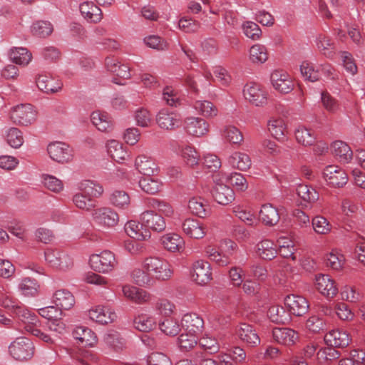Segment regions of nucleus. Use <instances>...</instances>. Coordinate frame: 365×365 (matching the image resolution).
Wrapping results in <instances>:
<instances>
[{
  "instance_id": "1",
  "label": "nucleus",
  "mask_w": 365,
  "mask_h": 365,
  "mask_svg": "<svg viewBox=\"0 0 365 365\" xmlns=\"http://www.w3.org/2000/svg\"><path fill=\"white\" fill-rule=\"evenodd\" d=\"M173 269L168 261L158 257L145 258L142 268H135L131 273L133 281L140 286H153L155 281L169 280Z\"/></svg>"
},
{
  "instance_id": "2",
  "label": "nucleus",
  "mask_w": 365,
  "mask_h": 365,
  "mask_svg": "<svg viewBox=\"0 0 365 365\" xmlns=\"http://www.w3.org/2000/svg\"><path fill=\"white\" fill-rule=\"evenodd\" d=\"M91 267L96 272L108 274L118 266V262L113 252L103 250L99 254H93L89 257Z\"/></svg>"
},
{
  "instance_id": "3",
  "label": "nucleus",
  "mask_w": 365,
  "mask_h": 365,
  "mask_svg": "<svg viewBox=\"0 0 365 365\" xmlns=\"http://www.w3.org/2000/svg\"><path fill=\"white\" fill-rule=\"evenodd\" d=\"M227 174L217 173L213 175L214 187L212 195L220 205H228L235 200L234 191L227 183Z\"/></svg>"
},
{
  "instance_id": "4",
  "label": "nucleus",
  "mask_w": 365,
  "mask_h": 365,
  "mask_svg": "<svg viewBox=\"0 0 365 365\" xmlns=\"http://www.w3.org/2000/svg\"><path fill=\"white\" fill-rule=\"evenodd\" d=\"M44 257L50 267L60 272H68L72 269L74 265L72 257L58 250L46 249Z\"/></svg>"
},
{
  "instance_id": "5",
  "label": "nucleus",
  "mask_w": 365,
  "mask_h": 365,
  "mask_svg": "<svg viewBox=\"0 0 365 365\" xmlns=\"http://www.w3.org/2000/svg\"><path fill=\"white\" fill-rule=\"evenodd\" d=\"M34 343L28 338L17 337L9 346L10 356L16 361H28L34 354Z\"/></svg>"
},
{
  "instance_id": "6",
  "label": "nucleus",
  "mask_w": 365,
  "mask_h": 365,
  "mask_svg": "<svg viewBox=\"0 0 365 365\" xmlns=\"http://www.w3.org/2000/svg\"><path fill=\"white\" fill-rule=\"evenodd\" d=\"M37 118V111L29 104H19L11 108L10 118L12 122L19 125H29L34 123Z\"/></svg>"
},
{
  "instance_id": "7",
  "label": "nucleus",
  "mask_w": 365,
  "mask_h": 365,
  "mask_svg": "<svg viewBox=\"0 0 365 365\" xmlns=\"http://www.w3.org/2000/svg\"><path fill=\"white\" fill-rule=\"evenodd\" d=\"M91 216L94 223L103 229L113 228L119 222L118 214L108 207L94 209L92 211Z\"/></svg>"
},
{
  "instance_id": "8",
  "label": "nucleus",
  "mask_w": 365,
  "mask_h": 365,
  "mask_svg": "<svg viewBox=\"0 0 365 365\" xmlns=\"http://www.w3.org/2000/svg\"><path fill=\"white\" fill-rule=\"evenodd\" d=\"M242 92L245 100L252 105L261 107L267 104V93L260 85L255 83H247Z\"/></svg>"
},
{
  "instance_id": "9",
  "label": "nucleus",
  "mask_w": 365,
  "mask_h": 365,
  "mask_svg": "<svg viewBox=\"0 0 365 365\" xmlns=\"http://www.w3.org/2000/svg\"><path fill=\"white\" fill-rule=\"evenodd\" d=\"M47 152L49 157L58 163H66L73 158L72 148L65 143L53 142L48 144Z\"/></svg>"
},
{
  "instance_id": "10",
  "label": "nucleus",
  "mask_w": 365,
  "mask_h": 365,
  "mask_svg": "<svg viewBox=\"0 0 365 365\" xmlns=\"http://www.w3.org/2000/svg\"><path fill=\"white\" fill-rule=\"evenodd\" d=\"M184 130L189 135L201 138L209 133L210 125L202 118L191 116L185 119Z\"/></svg>"
},
{
  "instance_id": "11",
  "label": "nucleus",
  "mask_w": 365,
  "mask_h": 365,
  "mask_svg": "<svg viewBox=\"0 0 365 365\" xmlns=\"http://www.w3.org/2000/svg\"><path fill=\"white\" fill-rule=\"evenodd\" d=\"M325 181L334 187H342L348 182L346 173L337 165H327L323 171Z\"/></svg>"
},
{
  "instance_id": "12",
  "label": "nucleus",
  "mask_w": 365,
  "mask_h": 365,
  "mask_svg": "<svg viewBox=\"0 0 365 365\" xmlns=\"http://www.w3.org/2000/svg\"><path fill=\"white\" fill-rule=\"evenodd\" d=\"M158 126L163 130H173L180 127V115L166 108L161 109L156 115Z\"/></svg>"
},
{
  "instance_id": "13",
  "label": "nucleus",
  "mask_w": 365,
  "mask_h": 365,
  "mask_svg": "<svg viewBox=\"0 0 365 365\" xmlns=\"http://www.w3.org/2000/svg\"><path fill=\"white\" fill-rule=\"evenodd\" d=\"M193 280L200 285H205L212 279L210 264L203 259H198L192 264Z\"/></svg>"
},
{
  "instance_id": "14",
  "label": "nucleus",
  "mask_w": 365,
  "mask_h": 365,
  "mask_svg": "<svg viewBox=\"0 0 365 365\" xmlns=\"http://www.w3.org/2000/svg\"><path fill=\"white\" fill-rule=\"evenodd\" d=\"M91 320L101 324L113 322L117 317L113 309L108 306L98 305L91 307L88 312Z\"/></svg>"
},
{
  "instance_id": "15",
  "label": "nucleus",
  "mask_w": 365,
  "mask_h": 365,
  "mask_svg": "<svg viewBox=\"0 0 365 365\" xmlns=\"http://www.w3.org/2000/svg\"><path fill=\"white\" fill-rule=\"evenodd\" d=\"M181 229L185 235L195 240L204 238L207 233L205 225L192 217H187L182 222Z\"/></svg>"
},
{
  "instance_id": "16",
  "label": "nucleus",
  "mask_w": 365,
  "mask_h": 365,
  "mask_svg": "<svg viewBox=\"0 0 365 365\" xmlns=\"http://www.w3.org/2000/svg\"><path fill=\"white\" fill-rule=\"evenodd\" d=\"M272 87L281 93H288L294 88V83L289 75L283 71L276 70L270 76Z\"/></svg>"
},
{
  "instance_id": "17",
  "label": "nucleus",
  "mask_w": 365,
  "mask_h": 365,
  "mask_svg": "<svg viewBox=\"0 0 365 365\" xmlns=\"http://www.w3.org/2000/svg\"><path fill=\"white\" fill-rule=\"evenodd\" d=\"M315 287L319 293L327 298H333L338 293L336 282L328 274H317L315 276Z\"/></svg>"
},
{
  "instance_id": "18",
  "label": "nucleus",
  "mask_w": 365,
  "mask_h": 365,
  "mask_svg": "<svg viewBox=\"0 0 365 365\" xmlns=\"http://www.w3.org/2000/svg\"><path fill=\"white\" fill-rule=\"evenodd\" d=\"M235 334L239 339L251 347H255L260 344V338L255 329L247 323H240L235 328Z\"/></svg>"
},
{
  "instance_id": "19",
  "label": "nucleus",
  "mask_w": 365,
  "mask_h": 365,
  "mask_svg": "<svg viewBox=\"0 0 365 365\" xmlns=\"http://www.w3.org/2000/svg\"><path fill=\"white\" fill-rule=\"evenodd\" d=\"M142 225L155 232H162L166 227L165 220L162 215L153 210H146L140 215Z\"/></svg>"
},
{
  "instance_id": "20",
  "label": "nucleus",
  "mask_w": 365,
  "mask_h": 365,
  "mask_svg": "<svg viewBox=\"0 0 365 365\" xmlns=\"http://www.w3.org/2000/svg\"><path fill=\"white\" fill-rule=\"evenodd\" d=\"M284 303L290 313L299 317L305 314L309 308L307 299L299 295H287L284 299Z\"/></svg>"
},
{
  "instance_id": "21",
  "label": "nucleus",
  "mask_w": 365,
  "mask_h": 365,
  "mask_svg": "<svg viewBox=\"0 0 365 365\" xmlns=\"http://www.w3.org/2000/svg\"><path fill=\"white\" fill-rule=\"evenodd\" d=\"M273 339L278 344L292 346L299 340L297 331L287 327H275L272 331Z\"/></svg>"
},
{
  "instance_id": "22",
  "label": "nucleus",
  "mask_w": 365,
  "mask_h": 365,
  "mask_svg": "<svg viewBox=\"0 0 365 365\" xmlns=\"http://www.w3.org/2000/svg\"><path fill=\"white\" fill-rule=\"evenodd\" d=\"M11 315L24 324V329L26 331H29L28 327L31 326V328L33 326L40 325V321L37 315L21 303L19 304Z\"/></svg>"
},
{
  "instance_id": "23",
  "label": "nucleus",
  "mask_w": 365,
  "mask_h": 365,
  "mask_svg": "<svg viewBox=\"0 0 365 365\" xmlns=\"http://www.w3.org/2000/svg\"><path fill=\"white\" fill-rule=\"evenodd\" d=\"M187 207L192 215L200 218H205L210 214L208 202L201 196L191 197L188 200Z\"/></svg>"
},
{
  "instance_id": "24",
  "label": "nucleus",
  "mask_w": 365,
  "mask_h": 365,
  "mask_svg": "<svg viewBox=\"0 0 365 365\" xmlns=\"http://www.w3.org/2000/svg\"><path fill=\"white\" fill-rule=\"evenodd\" d=\"M106 65L110 72L121 79L119 81L113 80V83L116 84L123 85V81L130 77L129 68L126 65L120 64L118 60L114 58H107L106 59Z\"/></svg>"
},
{
  "instance_id": "25",
  "label": "nucleus",
  "mask_w": 365,
  "mask_h": 365,
  "mask_svg": "<svg viewBox=\"0 0 365 365\" xmlns=\"http://www.w3.org/2000/svg\"><path fill=\"white\" fill-rule=\"evenodd\" d=\"M331 151L341 163H349L353 158V152L349 145L341 140H336L331 145Z\"/></svg>"
},
{
  "instance_id": "26",
  "label": "nucleus",
  "mask_w": 365,
  "mask_h": 365,
  "mask_svg": "<svg viewBox=\"0 0 365 365\" xmlns=\"http://www.w3.org/2000/svg\"><path fill=\"white\" fill-rule=\"evenodd\" d=\"M136 170L144 175L151 176L158 172V166L150 157L140 155L135 160Z\"/></svg>"
},
{
  "instance_id": "27",
  "label": "nucleus",
  "mask_w": 365,
  "mask_h": 365,
  "mask_svg": "<svg viewBox=\"0 0 365 365\" xmlns=\"http://www.w3.org/2000/svg\"><path fill=\"white\" fill-rule=\"evenodd\" d=\"M181 324L185 331L198 334L203 329L204 322L197 314L187 313L183 315Z\"/></svg>"
},
{
  "instance_id": "28",
  "label": "nucleus",
  "mask_w": 365,
  "mask_h": 365,
  "mask_svg": "<svg viewBox=\"0 0 365 365\" xmlns=\"http://www.w3.org/2000/svg\"><path fill=\"white\" fill-rule=\"evenodd\" d=\"M122 291L126 298L137 304L146 303L151 299L150 293L133 286L125 285Z\"/></svg>"
},
{
  "instance_id": "29",
  "label": "nucleus",
  "mask_w": 365,
  "mask_h": 365,
  "mask_svg": "<svg viewBox=\"0 0 365 365\" xmlns=\"http://www.w3.org/2000/svg\"><path fill=\"white\" fill-rule=\"evenodd\" d=\"M36 83L38 89L46 93L58 92L63 86L61 81L46 75H39L36 80Z\"/></svg>"
},
{
  "instance_id": "30",
  "label": "nucleus",
  "mask_w": 365,
  "mask_h": 365,
  "mask_svg": "<svg viewBox=\"0 0 365 365\" xmlns=\"http://www.w3.org/2000/svg\"><path fill=\"white\" fill-rule=\"evenodd\" d=\"M324 340L328 345L335 347H345L350 342L348 333L340 329H334L328 332L324 336Z\"/></svg>"
},
{
  "instance_id": "31",
  "label": "nucleus",
  "mask_w": 365,
  "mask_h": 365,
  "mask_svg": "<svg viewBox=\"0 0 365 365\" xmlns=\"http://www.w3.org/2000/svg\"><path fill=\"white\" fill-rule=\"evenodd\" d=\"M212 78L210 72L203 74L197 73L195 76H188L186 78L187 86L195 92H199L201 89L207 88L210 85V79Z\"/></svg>"
},
{
  "instance_id": "32",
  "label": "nucleus",
  "mask_w": 365,
  "mask_h": 365,
  "mask_svg": "<svg viewBox=\"0 0 365 365\" xmlns=\"http://www.w3.org/2000/svg\"><path fill=\"white\" fill-rule=\"evenodd\" d=\"M260 220L267 226L272 227L279 221L280 217L277 207L272 204H264L259 212Z\"/></svg>"
},
{
  "instance_id": "33",
  "label": "nucleus",
  "mask_w": 365,
  "mask_h": 365,
  "mask_svg": "<svg viewBox=\"0 0 365 365\" xmlns=\"http://www.w3.org/2000/svg\"><path fill=\"white\" fill-rule=\"evenodd\" d=\"M72 335L75 339L84 346H93L97 342L95 333L86 327L78 326L75 327Z\"/></svg>"
},
{
  "instance_id": "34",
  "label": "nucleus",
  "mask_w": 365,
  "mask_h": 365,
  "mask_svg": "<svg viewBox=\"0 0 365 365\" xmlns=\"http://www.w3.org/2000/svg\"><path fill=\"white\" fill-rule=\"evenodd\" d=\"M79 9L82 16L90 22L98 23L103 18L101 9L93 2L85 1L80 5Z\"/></svg>"
},
{
  "instance_id": "35",
  "label": "nucleus",
  "mask_w": 365,
  "mask_h": 365,
  "mask_svg": "<svg viewBox=\"0 0 365 365\" xmlns=\"http://www.w3.org/2000/svg\"><path fill=\"white\" fill-rule=\"evenodd\" d=\"M297 193L305 206L312 207L319 199V194L317 190L307 185H299L297 188Z\"/></svg>"
},
{
  "instance_id": "36",
  "label": "nucleus",
  "mask_w": 365,
  "mask_h": 365,
  "mask_svg": "<svg viewBox=\"0 0 365 365\" xmlns=\"http://www.w3.org/2000/svg\"><path fill=\"white\" fill-rule=\"evenodd\" d=\"M316 45L319 52L327 58L334 59L336 55L334 43L331 38L319 34L316 38Z\"/></svg>"
},
{
  "instance_id": "37",
  "label": "nucleus",
  "mask_w": 365,
  "mask_h": 365,
  "mask_svg": "<svg viewBox=\"0 0 365 365\" xmlns=\"http://www.w3.org/2000/svg\"><path fill=\"white\" fill-rule=\"evenodd\" d=\"M53 302L62 309L68 310L75 304L73 295L66 289H58L53 295Z\"/></svg>"
},
{
  "instance_id": "38",
  "label": "nucleus",
  "mask_w": 365,
  "mask_h": 365,
  "mask_svg": "<svg viewBox=\"0 0 365 365\" xmlns=\"http://www.w3.org/2000/svg\"><path fill=\"white\" fill-rule=\"evenodd\" d=\"M10 60L21 66H26L32 59L31 53L24 47L11 48L9 53Z\"/></svg>"
},
{
  "instance_id": "39",
  "label": "nucleus",
  "mask_w": 365,
  "mask_h": 365,
  "mask_svg": "<svg viewBox=\"0 0 365 365\" xmlns=\"http://www.w3.org/2000/svg\"><path fill=\"white\" fill-rule=\"evenodd\" d=\"M91 118L93 124L101 132H110L113 128L111 118L106 112L93 111Z\"/></svg>"
},
{
  "instance_id": "40",
  "label": "nucleus",
  "mask_w": 365,
  "mask_h": 365,
  "mask_svg": "<svg viewBox=\"0 0 365 365\" xmlns=\"http://www.w3.org/2000/svg\"><path fill=\"white\" fill-rule=\"evenodd\" d=\"M108 155L116 162L121 163L128 157L123 145L115 140H110L106 143Z\"/></svg>"
},
{
  "instance_id": "41",
  "label": "nucleus",
  "mask_w": 365,
  "mask_h": 365,
  "mask_svg": "<svg viewBox=\"0 0 365 365\" xmlns=\"http://www.w3.org/2000/svg\"><path fill=\"white\" fill-rule=\"evenodd\" d=\"M161 242L165 249L170 252H178L183 248L185 241L176 233H168L161 237Z\"/></svg>"
},
{
  "instance_id": "42",
  "label": "nucleus",
  "mask_w": 365,
  "mask_h": 365,
  "mask_svg": "<svg viewBox=\"0 0 365 365\" xmlns=\"http://www.w3.org/2000/svg\"><path fill=\"white\" fill-rule=\"evenodd\" d=\"M205 253L210 261L220 267H225L230 263L229 253L225 254L222 250L220 251L212 246H207L205 249Z\"/></svg>"
},
{
  "instance_id": "43",
  "label": "nucleus",
  "mask_w": 365,
  "mask_h": 365,
  "mask_svg": "<svg viewBox=\"0 0 365 365\" xmlns=\"http://www.w3.org/2000/svg\"><path fill=\"white\" fill-rule=\"evenodd\" d=\"M257 254L262 259L272 260L277 254L274 242L269 240H263L257 245Z\"/></svg>"
},
{
  "instance_id": "44",
  "label": "nucleus",
  "mask_w": 365,
  "mask_h": 365,
  "mask_svg": "<svg viewBox=\"0 0 365 365\" xmlns=\"http://www.w3.org/2000/svg\"><path fill=\"white\" fill-rule=\"evenodd\" d=\"M78 188L90 198L98 197L103 192V186L97 181L91 180H81L78 184Z\"/></svg>"
},
{
  "instance_id": "45",
  "label": "nucleus",
  "mask_w": 365,
  "mask_h": 365,
  "mask_svg": "<svg viewBox=\"0 0 365 365\" xmlns=\"http://www.w3.org/2000/svg\"><path fill=\"white\" fill-rule=\"evenodd\" d=\"M229 164L238 170L245 171L248 170L252 165L250 157L241 152L233 153L228 158Z\"/></svg>"
},
{
  "instance_id": "46",
  "label": "nucleus",
  "mask_w": 365,
  "mask_h": 365,
  "mask_svg": "<svg viewBox=\"0 0 365 365\" xmlns=\"http://www.w3.org/2000/svg\"><path fill=\"white\" fill-rule=\"evenodd\" d=\"M134 327L140 331H150L156 325L155 317L149 314L142 313L136 316L133 321Z\"/></svg>"
},
{
  "instance_id": "47",
  "label": "nucleus",
  "mask_w": 365,
  "mask_h": 365,
  "mask_svg": "<svg viewBox=\"0 0 365 365\" xmlns=\"http://www.w3.org/2000/svg\"><path fill=\"white\" fill-rule=\"evenodd\" d=\"M178 153L187 165L194 167L198 165L200 154L192 145H186L179 147Z\"/></svg>"
},
{
  "instance_id": "48",
  "label": "nucleus",
  "mask_w": 365,
  "mask_h": 365,
  "mask_svg": "<svg viewBox=\"0 0 365 365\" xmlns=\"http://www.w3.org/2000/svg\"><path fill=\"white\" fill-rule=\"evenodd\" d=\"M18 289L25 297H34L38 292L39 284L34 278L24 277L19 281Z\"/></svg>"
},
{
  "instance_id": "49",
  "label": "nucleus",
  "mask_w": 365,
  "mask_h": 365,
  "mask_svg": "<svg viewBox=\"0 0 365 365\" xmlns=\"http://www.w3.org/2000/svg\"><path fill=\"white\" fill-rule=\"evenodd\" d=\"M249 58L251 62L262 64L268 59V52L265 46L260 43L252 45L249 50Z\"/></svg>"
},
{
  "instance_id": "50",
  "label": "nucleus",
  "mask_w": 365,
  "mask_h": 365,
  "mask_svg": "<svg viewBox=\"0 0 365 365\" xmlns=\"http://www.w3.org/2000/svg\"><path fill=\"white\" fill-rule=\"evenodd\" d=\"M193 108L200 115L205 118H214L218 114L217 108L209 101H196Z\"/></svg>"
},
{
  "instance_id": "51",
  "label": "nucleus",
  "mask_w": 365,
  "mask_h": 365,
  "mask_svg": "<svg viewBox=\"0 0 365 365\" xmlns=\"http://www.w3.org/2000/svg\"><path fill=\"white\" fill-rule=\"evenodd\" d=\"M297 141L304 146L314 145L316 137L314 133L304 125H299L295 130Z\"/></svg>"
},
{
  "instance_id": "52",
  "label": "nucleus",
  "mask_w": 365,
  "mask_h": 365,
  "mask_svg": "<svg viewBox=\"0 0 365 365\" xmlns=\"http://www.w3.org/2000/svg\"><path fill=\"white\" fill-rule=\"evenodd\" d=\"M321 103L329 113H337L341 109L339 101L327 91L321 93Z\"/></svg>"
},
{
  "instance_id": "53",
  "label": "nucleus",
  "mask_w": 365,
  "mask_h": 365,
  "mask_svg": "<svg viewBox=\"0 0 365 365\" xmlns=\"http://www.w3.org/2000/svg\"><path fill=\"white\" fill-rule=\"evenodd\" d=\"M300 72L302 76L311 82H315L320 79L319 67L316 66L313 63L304 61L300 65Z\"/></svg>"
},
{
  "instance_id": "54",
  "label": "nucleus",
  "mask_w": 365,
  "mask_h": 365,
  "mask_svg": "<svg viewBox=\"0 0 365 365\" xmlns=\"http://www.w3.org/2000/svg\"><path fill=\"white\" fill-rule=\"evenodd\" d=\"M197 334L190 331H185L178 338V345L182 351L191 350L197 344Z\"/></svg>"
},
{
  "instance_id": "55",
  "label": "nucleus",
  "mask_w": 365,
  "mask_h": 365,
  "mask_svg": "<svg viewBox=\"0 0 365 365\" xmlns=\"http://www.w3.org/2000/svg\"><path fill=\"white\" fill-rule=\"evenodd\" d=\"M138 185L143 191L150 195H155L160 192L163 186L161 181L152 178L150 176L141 178Z\"/></svg>"
},
{
  "instance_id": "56",
  "label": "nucleus",
  "mask_w": 365,
  "mask_h": 365,
  "mask_svg": "<svg viewBox=\"0 0 365 365\" xmlns=\"http://www.w3.org/2000/svg\"><path fill=\"white\" fill-rule=\"evenodd\" d=\"M104 343L111 349L118 351L125 347V341L121 335L115 331H109L104 335Z\"/></svg>"
},
{
  "instance_id": "57",
  "label": "nucleus",
  "mask_w": 365,
  "mask_h": 365,
  "mask_svg": "<svg viewBox=\"0 0 365 365\" xmlns=\"http://www.w3.org/2000/svg\"><path fill=\"white\" fill-rule=\"evenodd\" d=\"M160 331L167 336H176L180 331V325L178 321L173 317L163 319L159 323Z\"/></svg>"
},
{
  "instance_id": "58",
  "label": "nucleus",
  "mask_w": 365,
  "mask_h": 365,
  "mask_svg": "<svg viewBox=\"0 0 365 365\" xmlns=\"http://www.w3.org/2000/svg\"><path fill=\"white\" fill-rule=\"evenodd\" d=\"M109 200L113 206L120 209L128 208L130 202V196L123 190L113 191Z\"/></svg>"
},
{
  "instance_id": "59",
  "label": "nucleus",
  "mask_w": 365,
  "mask_h": 365,
  "mask_svg": "<svg viewBox=\"0 0 365 365\" xmlns=\"http://www.w3.org/2000/svg\"><path fill=\"white\" fill-rule=\"evenodd\" d=\"M143 225L135 220H130L125 225V231L127 235L137 240H145L147 235L143 232Z\"/></svg>"
},
{
  "instance_id": "60",
  "label": "nucleus",
  "mask_w": 365,
  "mask_h": 365,
  "mask_svg": "<svg viewBox=\"0 0 365 365\" xmlns=\"http://www.w3.org/2000/svg\"><path fill=\"white\" fill-rule=\"evenodd\" d=\"M268 130L271 135L277 140H282L284 137V123L281 118H272L267 124Z\"/></svg>"
},
{
  "instance_id": "61",
  "label": "nucleus",
  "mask_w": 365,
  "mask_h": 365,
  "mask_svg": "<svg viewBox=\"0 0 365 365\" xmlns=\"http://www.w3.org/2000/svg\"><path fill=\"white\" fill-rule=\"evenodd\" d=\"M162 98L168 106L177 107L181 104L180 93L171 86H166L163 89Z\"/></svg>"
},
{
  "instance_id": "62",
  "label": "nucleus",
  "mask_w": 365,
  "mask_h": 365,
  "mask_svg": "<svg viewBox=\"0 0 365 365\" xmlns=\"http://www.w3.org/2000/svg\"><path fill=\"white\" fill-rule=\"evenodd\" d=\"M312 225L314 232L319 235H327L332 228L328 220L321 215L314 217L312 220Z\"/></svg>"
},
{
  "instance_id": "63",
  "label": "nucleus",
  "mask_w": 365,
  "mask_h": 365,
  "mask_svg": "<svg viewBox=\"0 0 365 365\" xmlns=\"http://www.w3.org/2000/svg\"><path fill=\"white\" fill-rule=\"evenodd\" d=\"M232 210L235 215L246 225L250 226H255L257 224L255 215L250 212H248L244 209L242 206L239 205H235L232 207Z\"/></svg>"
},
{
  "instance_id": "64",
  "label": "nucleus",
  "mask_w": 365,
  "mask_h": 365,
  "mask_svg": "<svg viewBox=\"0 0 365 365\" xmlns=\"http://www.w3.org/2000/svg\"><path fill=\"white\" fill-rule=\"evenodd\" d=\"M42 182L48 190L55 193L61 192L64 188L62 180L51 175H43Z\"/></svg>"
}]
</instances>
